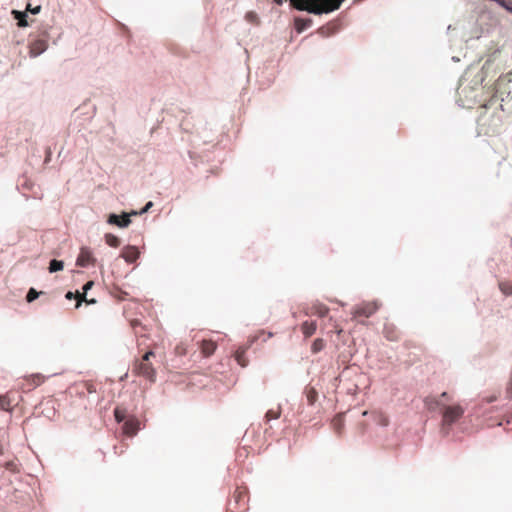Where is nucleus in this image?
<instances>
[{"label":"nucleus","mask_w":512,"mask_h":512,"mask_svg":"<svg viewBox=\"0 0 512 512\" xmlns=\"http://www.w3.org/2000/svg\"><path fill=\"white\" fill-rule=\"evenodd\" d=\"M248 489L245 486H237L232 499L228 503L227 512H246L248 510Z\"/></svg>","instance_id":"4"},{"label":"nucleus","mask_w":512,"mask_h":512,"mask_svg":"<svg viewBox=\"0 0 512 512\" xmlns=\"http://www.w3.org/2000/svg\"><path fill=\"white\" fill-rule=\"evenodd\" d=\"M342 331H343V330H342L341 328H339V329H338V328H336V333H337L338 335H340V334L342 333Z\"/></svg>","instance_id":"40"},{"label":"nucleus","mask_w":512,"mask_h":512,"mask_svg":"<svg viewBox=\"0 0 512 512\" xmlns=\"http://www.w3.org/2000/svg\"><path fill=\"white\" fill-rule=\"evenodd\" d=\"M280 409H277V410H273V409H270L267 411L266 415H265V418H266V421H270L272 419H278L280 417Z\"/></svg>","instance_id":"30"},{"label":"nucleus","mask_w":512,"mask_h":512,"mask_svg":"<svg viewBox=\"0 0 512 512\" xmlns=\"http://www.w3.org/2000/svg\"><path fill=\"white\" fill-rule=\"evenodd\" d=\"M76 299H77V303H76V307H77V308L81 305V303H82L83 301H85V302H87V303H95V300H94V299H92V300H87V299H86V293H85L84 291H83L82 293H80V292H78V291H77V292H76Z\"/></svg>","instance_id":"29"},{"label":"nucleus","mask_w":512,"mask_h":512,"mask_svg":"<svg viewBox=\"0 0 512 512\" xmlns=\"http://www.w3.org/2000/svg\"><path fill=\"white\" fill-rule=\"evenodd\" d=\"M383 425H387V419L383 420Z\"/></svg>","instance_id":"42"},{"label":"nucleus","mask_w":512,"mask_h":512,"mask_svg":"<svg viewBox=\"0 0 512 512\" xmlns=\"http://www.w3.org/2000/svg\"><path fill=\"white\" fill-rule=\"evenodd\" d=\"M440 397L441 398H448V394L446 392H443Z\"/></svg>","instance_id":"39"},{"label":"nucleus","mask_w":512,"mask_h":512,"mask_svg":"<svg viewBox=\"0 0 512 512\" xmlns=\"http://www.w3.org/2000/svg\"><path fill=\"white\" fill-rule=\"evenodd\" d=\"M301 332L305 338L311 337L317 329V323L315 321H304L301 324Z\"/></svg>","instance_id":"16"},{"label":"nucleus","mask_w":512,"mask_h":512,"mask_svg":"<svg viewBox=\"0 0 512 512\" xmlns=\"http://www.w3.org/2000/svg\"><path fill=\"white\" fill-rule=\"evenodd\" d=\"M48 47V37L44 35L43 37H38L33 39L29 43V55L30 57H37L46 51Z\"/></svg>","instance_id":"6"},{"label":"nucleus","mask_w":512,"mask_h":512,"mask_svg":"<svg viewBox=\"0 0 512 512\" xmlns=\"http://www.w3.org/2000/svg\"><path fill=\"white\" fill-rule=\"evenodd\" d=\"M71 389L79 396L84 397L87 394H92L96 392L95 385L90 381H82L79 383H75Z\"/></svg>","instance_id":"10"},{"label":"nucleus","mask_w":512,"mask_h":512,"mask_svg":"<svg viewBox=\"0 0 512 512\" xmlns=\"http://www.w3.org/2000/svg\"><path fill=\"white\" fill-rule=\"evenodd\" d=\"M267 337H268V338L272 337V333H268V334H267Z\"/></svg>","instance_id":"43"},{"label":"nucleus","mask_w":512,"mask_h":512,"mask_svg":"<svg viewBox=\"0 0 512 512\" xmlns=\"http://www.w3.org/2000/svg\"><path fill=\"white\" fill-rule=\"evenodd\" d=\"M378 309V305L374 302L363 303L353 310V318L365 317L369 318Z\"/></svg>","instance_id":"7"},{"label":"nucleus","mask_w":512,"mask_h":512,"mask_svg":"<svg viewBox=\"0 0 512 512\" xmlns=\"http://www.w3.org/2000/svg\"><path fill=\"white\" fill-rule=\"evenodd\" d=\"M13 402L14 398L10 392L0 395V409L4 411H12L13 410Z\"/></svg>","instance_id":"15"},{"label":"nucleus","mask_w":512,"mask_h":512,"mask_svg":"<svg viewBox=\"0 0 512 512\" xmlns=\"http://www.w3.org/2000/svg\"><path fill=\"white\" fill-rule=\"evenodd\" d=\"M26 10H27V11H29V12H31L32 14H37V13H39V12H40V10H41V6H40V5H38V6L34 7V8H32V7H31V4H28V5H27Z\"/></svg>","instance_id":"32"},{"label":"nucleus","mask_w":512,"mask_h":512,"mask_svg":"<svg viewBox=\"0 0 512 512\" xmlns=\"http://www.w3.org/2000/svg\"><path fill=\"white\" fill-rule=\"evenodd\" d=\"M464 409L460 405L443 406L442 429L448 434L449 427L462 417Z\"/></svg>","instance_id":"5"},{"label":"nucleus","mask_w":512,"mask_h":512,"mask_svg":"<svg viewBox=\"0 0 512 512\" xmlns=\"http://www.w3.org/2000/svg\"><path fill=\"white\" fill-rule=\"evenodd\" d=\"M140 429V422L137 418L128 417L123 424V433L127 436H134Z\"/></svg>","instance_id":"12"},{"label":"nucleus","mask_w":512,"mask_h":512,"mask_svg":"<svg viewBox=\"0 0 512 512\" xmlns=\"http://www.w3.org/2000/svg\"><path fill=\"white\" fill-rule=\"evenodd\" d=\"M246 17H247L248 20L252 21V20H254L256 18V15L254 13L250 12V13L247 14Z\"/></svg>","instance_id":"37"},{"label":"nucleus","mask_w":512,"mask_h":512,"mask_svg":"<svg viewBox=\"0 0 512 512\" xmlns=\"http://www.w3.org/2000/svg\"><path fill=\"white\" fill-rule=\"evenodd\" d=\"M12 14L14 15V18L18 20V26L19 27H26V26H28L27 14L25 12H20V11H17V10H13Z\"/></svg>","instance_id":"22"},{"label":"nucleus","mask_w":512,"mask_h":512,"mask_svg":"<svg viewBox=\"0 0 512 512\" xmlns=\"http://www.w3.org/2000/svg\"><path fill=\"white\" fill-rule=\"evenodd\" d=\"M383 333L390 341H397L399 339V333L393 325H385Z\"/></svg>","instance_id":"17"},{"label":"nucleus","mask_w":512,"mask_h":512,"mask_svg":"<svg viewBox=\"0 0 512 512\" xmlns=\"http://www.w3.org/2000/svg\"><path fill=\"white\" fill-rule=\"evenodd\" d=\"M153 203L152 202H148L145 207L141 210L140 213H145L147 212L151 207H152Z\"/></svg>","instance_id":"36"},{"label":"nucleus","mask_w":512,"mask_h":512,"mask_svg":"<svg viewBox=\"0 0 512 512\" xmlns=\"http://www.w3.org/2000/svg\"><path fill=\"white\" fill-rule=\"evenodd\" d=\"M25 380L28 383L29 387H37L45 381V377L41 374H33L28 376Z\"/></svg>","instance_id":"18"},{"label":"nucleus","mask_w":512,"mask_h":512,"mask_svg":"<svg viewBox=\"0 0 512 512\" xmlns=\"http://www.w3.org/2000/svg\"><path fill=\"white\" fill-rule=\"evenodd\" d=\"M217 348V344L212 340H203L200 344V349L205 357L211 356Z\"/></svg>","instance_id":"14"},{"label":"nucleus","mask_w":512,"mask_h":512,"mask_svg":"<svg viewBox=\"0 0 512 512\" xmlns=\"http://www.w3.org/2000/svg\"><path fill=\"white\" fill-rule=\"evenodd\" d=\"M92 286H93V282H92V281H88V282L83 286V291H84L85 293H87V291H88L89 289H91V287H92Z\"/></svg>","instance_id":"33"},{"label":"nucleus","mask_w":512,"mask_h":512,"mask_svg":"<svg viewBox=\"0 0 512 512\" xmlns=\"http://www.w3.org/2000/svg\"><path fill=\"white\" fill-rule=\"evenodd\" d=\"M63 268H64L63 261H59V260L53 259V260L50 261L48 269H49L50 273H54V272H58V271L63 270Z\"/></svg>","instance_id":"26"},{"label":"nucleus","mask_w":512,"mask_h":512,"mask_svg":"<svg viewBox=\"0 0 512 512\" xmlns=\"http://www.w3.org/2000/svg\"><path fill=\"white\" fill-rule=\"evenodd\" d=\"M501 6L505 7L507 10L512 11V8L506 5L505 0H496Z\"/></svg>","instance_id":"35"},{"label":"nucleus","mask_w":512,"mask_h":512,"mask_svg":"<svg viewBox=\"0 0 512 512\" xmlns=\"http://www.w3.org/2000/svg\"><path fill=\"white\" fill-rule=\"evenodd\" d=\"M42 292H37L34 288H30V290L28 291L27 295H26V300L27 302H32L34 301L35 299L38 298L39 294H41Z\"/></svg>","instance_id":"31"},{"label":"nucleus","mask_w":512,"mask_h":512,"mask_svg":"<svg viewBox=\"0 0 512 512\" xmlns=\"http://www.w3.org/2000/svg\"><path fill=\"white\" fill-rule=\"evenodd\" d=\"M311 310H312L313 314H315L319 317H325L329 312V308L326 305L321 304V303L313 305Z\"/></svg>","instance_id":"20"},{"label":"nucleus","mask_w":512,"mask_h":512,"mask_svg":"<svg viewBox=\"0 0 512 512\" xmlns=\"http://www.w3.org/2000/svg\"><path fill=\"white\" fill-rule=\"evenodd\" d=\"M312 24V20L311 19H301V18H297L295 20V26H296V30L298 32H302L304 29H306L307 27H309L310 25Z\"/></svg>","instance_id":"24"},{"label":"nucleus","mask_w":512,"mask_h":512,"mask_svg":"<svg viewBox=\"0 0 512 512\" xmlns=\"http://www.w3.org/2000/svg\"><path fill=\"white\" fill-rule=\"evenodd\" d=\"M305 395L309 405H313L318 397V393L314 387L308 386L305 389Z\"/></svg>","instance_id":"21"},{"label":"nucleus","mask_w":512,"mask_h":512,"mask_svg":"<svg viewBox=\"0 0 512 512\" xmlns=\"http://www.w3.org/2000/svg\"><path fill=\"white\" fill-rule=\"evenodd\" d=\"M65 297H66V299H68V300H71V299H74V298L76 299V293H73V292H71V291H68V292L66 293Z\"/></svg>","instance_id":"34"},{"label":"nucleus","mask_w":512,"mask_h":512,"mask_svg":"<svg viewBox=\"0 0 512 512\" xmlns=\"http://www.w3.org/2000/svg\"><path fill=\"white\" fill-rule=\"evenodd\" d=\"M114 416L117 422H125L127 419L126 410L121 407H116L114 410Z\"/></svg>","instance_id":"28"},{"label":"nucleus","mask_w":512,"mask_h":512,"mask_svg":"<svg viewBox=\"0 0 512 512\" xmlns=\"http://www.w3.org/2000/svg\"><path fill=\"white\" fill-rule=\"evenodd\" d=\"M95 264V258L92 251L87 247H82L76 260V265L80 267H87Z\"/></svg>","instance_id":"9"},{"label":"nucleus","mask_w":512,"mask_h":512,"mask_svg":"<svg viewBox=\"0 0 512 512\" xmlns=\"http://www.w3.org/2000/svg\"><path fill=\"white\" fill-rule=\"evenodd\" d=\"M496 399H497V396H491V397L486 398L485 400L487 403H491V402L495 401Z\"/></svg>","instance_id":"38"},{"label":"nucleus","mask_w":512,"mask_h":512,"mask_svg":"<svg viewBox=\"0 0 512 512\" xmlns=\"http://www.w3.org/2000/svg\"><path fill=\"white\" fill-rule=\"evenodd\" d=\"M151 356H154V353L152 351H148L141 357V359L136 360L132 367V373L134 375L144 377L153 383L155 382L156 372L150 362Z\"/></svg>","instance_id":"3"},{"label":"nucleus","mask_w":512,"mask_h":512,"mask_svg":"<svg viewBox=\"0 0 512 512\" xmlns=\"http://www.w3.org/2000/svg\"><path fill=\"white\" fill-rule=\"evenodd\" d=\"M106 244L110 247L117 248L120 246V239L114 234L108 233L105 235Z\"/></svg>","instance_id":"25"},{"label":"nucleus","mask_w":512,"mask_h":512,"mask_svg":"<svg viewBox=\"0 0 512 512\" xmlns=\"http://www.w3.org/2000/svg\"><path fill=\"white\" fill-rule=\"evenodd\" d=\"M140 252L135 246H126L122 249L121 256L128 263H133L139 258Z\"/></svg>","instance_id":"13"},{"label":"nucleus","mask_w":512,"mask_h":512,"mask_svg":"<svg viewBox=\"0 0 512 512\" xmlns=\"http://www.w3.org/2000/svg\"><path fill=\"white\" fill-rule=\"evenodd\" d=\"M264 332H259V334L255 335L250 341H249V344L253 343L254 341H256L257 339L260 338L261 335H263ZM250 345H247V346H240L234 353V358L235 360L237 361V363L242 366V367H245L247 366L248 364V360L245 356L246 354V351L247 349L249 348Z\"/></svg>","instance_id":"8"},{"label":"nucleus","mask_w":512,"mask_h":512,"mask_svg":"<svg viewBox=\"0 0 512 512\" xmlns=\"http://www.w3.org/2000/svg\"><path fill=\"white\" fill-rule=\"evenodd\" d=\"M344 0H290L291 5L299 11L315 15L327 14L340 8Z\"/></svg>","instance_id":"1"},{"label":"nucleus","mask_w":512,"mask_h":512,"mask_svg":"<svg viewBox=\"0 0 512 512\" xmlns=\"http://www.w3.org/2000/svg\"><path fill=\"white\" fill-rule=\"evenodd\" d=\"M499 289L504 295H512V280L499 282Z\"/></svg>","instance_id":"23"},{"label":"nucleus","mask_w":512,"mask_h":512,"mask_svg":"<svg viewBox=\"0 0 512 512\" xmlns=\"http://www.w3.org/2000/svg\"><path fill=\"white\" fill-rule=\"evenodd\" d=\"M325 347V342L322 338H317L313 341L312 345H311V351L312 353L316 354L318 352H320L321 350H323Z\"/></svg>","instance_id":"27"},{"label":"nucleus","mask_w":512,"mask_h":512,"mask_svg":"<svg viewBox=\"0 0 512 512\" xmlns=\"http://www.w3.org/2000/svg\"><path fill=\"white\" fill-rule=\"evenodd\" d=\"M277 4H282V0H273Z\"/></svg>","instance_id":"41"},{"label":"nucleus","mask_w":512,"mask_h":512,"mask_svg":"<svg viewBox=\"0 0 512 512\" xmlns=\"http://www.w3.org/2000/svg\"><path fill=\"white\" fill-rule=\"evenodd\" d=\"M332 427L336 433H342V430L344 428V416L342 414H338L333 418Z\"/></svg>","instance_id":"19"},{"label":"nucleus","mask_w":512,"mask_h":512,"mask_svg":"<svg viewBox=\"0 0 512 512\" xmlns=\"http://www.w3.org/2000/svg\"><path fill=\"white\" fill-rule=\"evenodd\" d=\"M131 215H137V212H133L131 214L123 213L122 215L111 214L108 217V223L116 225L120 228H125L131 223Z\"/></svg>","instance_id":"11"},{"label":"nucleus","mask_w":512,"mask_h":512,"mask_svg":"<svg viewBox=\"0 0 512 512\" xmlns=\"http://www.w3.org/2000/svg\"><path fill=\"white\" fill-rule=\"evenodd\" d=\"M504 125V110L502 105L488 116H482L479 120L480 133L487 136H496L502 132Z\"/></svg>","instance_id":"2"}]
</instances>
